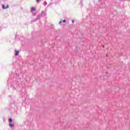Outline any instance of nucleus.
<instances>
[{"label": "nucleus", "instance_id": "f257e3e1", "mask_svg": "<svg viewBox=\"0 0 130 130\" xmlns=\"http://www.w3.org/2000/svg\"><path fill=\"white\" fill-rule=\"evenodd\" d=\"M106 7V3L105 1H102L101 2L100 5L99 6V9H104Z\"/></svg>", "mask_w": 130, "mask_h": 130}, {"label": "nucleus", "instance_id": "f03ea898", "mask_svg": "<svg viewBox=\"0 0 130 130\" xmlns=\"http://www.w3.org/2000/svg\"><path fill=\"white\" fill-rule=\"evenodd\" d=\"M8 121L9 122L10 127H14V126H15V124L13 123V119L12 118H10L8 119Z\"/></svg>", "mask_w": 130, "mask_h": 130}, {"label": "nucleus", "instance_id": "7ed1b4c3", "mask_svg": "<svg viewBox=\"0 0 130 130\" xmlns=\"http://www.w3.org/2000/svg\"><path fill=\"white\" fill-rule=\"evenodd\" d=\"M2 6L3 10H7V9H9V5H7L6 6L5 5L3 4L2 5Z\"/></svg>", "mask_w": 130, "mask_h": 130}, {"label": "nucleus", "instance_id": "20e7f679", "mask_svg": "<svg viewBox=\"0 0 130 130\" xmlns=\"http://www.w3.org/2000/svg\"><path fill=\"white\" fill-rule=\"evenodd\" d=\"M20 52V51L15 50V56H18L19 55V53Z\"/></svg>", "mask_w": 130, "mask_h": 130}, {"label": "nucleus", "instance_id": "39448f33", "mask_svg": "<svg viewBox=\"0 0 130 130\" xmlns=\"http://www.w3.org/2000/svg\"><path fill=\"white\" fill-rule=\"evenodd\" d=\"M35 11H36V8L34 7H32L30 9L31 13H33V12H35Z\"/></svg>", "mask_w": 130, "mask_h": 130}, {"label": "nucleus", "instance_id": "423d86ee", "mask_svg": "<svg viewBox=\"0 0 130 130\" xmlns=\"http://www.w3.org/2000/svg\"><path fill=\"white\" fill-rule=\"evenodd\" d=\"M46 15V13L44 11H42V13L41 14V17H45V16Z\"/></svg>", "mask_w": 130, "mask_h": 130}, {"label": "nucleus", "instance_id": "0eeeda50", "mask_svg": "<svg viewBox=\"0 0 130 130\" xmlns=\"http://www.w3.org/2000/svg\"><path fill=\"white\" fill-rule=\"evenodd\" d=\"M41 18V14L38 15L36 19H37V20H40Z\"/></svg>", "mask_w": 130, "mask_h": 130}, {"label": "nucleus", "instance_id": "6e6552de", "mask_svg": "<svg viewBox=\"0 0 130 130\" xmlns=\"http://www.w3.org/2000/svg\"><path fill=\"white\" fill-rule=\"evenodd\" d=\"M37 21V19L36 18L35 19H32L31 21V23H34L35 22H36Z\"/></svg>", "mask_w": 130, "mask_h": 130}, {"label": "nucleus", "instance_id": "1a4fd4ad", "mask_svg": "<svg viewBox=\"0 0 130 130\" xmlns=\"http://www.w3.org/2000/svg\"><path fill=\"white\" fill-rule=\"evenodd\" d=\"M52 4H53L52 2H50L48 5V7H50L51 5H52Z\"/></svg>", "mask_w": 130, "mask_h": 130}, {"label": "nucleus", "instance_id": "9d476101", "mask_svg": "<svg viewBox=\"0 0 130 130\" xmlns=\"http://www.w3.org/2000/svg\"><path fill=\"white\" fill-rule=\"evenodd\" d=\"M62 22H63V23H66L67 22V20L66 19H64V20H62Z\"/></svg>", "mask_w": 130, "mask_h": 130}, {"label": "nucleus", "instance_id": "9b49d317", "mask_svg": "<svg viewBox=\"0 0 130 130\" xmlns=\"http://www.w3.org/2000/svg\"><path fill=\"white\" fill-rule=\"evenodd\" d=\"M41 1L40 0H36V2L37 4H39L40 2H41Z\"/></svg>", "mask_w": 130, "mask_h": 130}, {"label": "nucleus", "instance_id": "f8f14e48", "mask_svg": "<svg viewBox=\"0 0 130 130\" xmlns=\"http://www.w3.org/2000/svg\"><path fill=\"white\" fill-rule=\"evenodd\" d=\"M61 23H62V19H61L60 21L59 22V24H61Z\"/></svg>", "mask_w": 130, "mask_h": 130}, {"label": "nucleus", "instance_id": "ddd939ff", "mask_svg": "<svg viewBox=\"0 0 130 130\" xmlns=\"http://www.w3.org/2000/svg\"><path fill=\"white\" fill-rule=\"evenodd\" d=\"M43 5H44V6H46V5H47V3H46V2H44V3H43Z\"/></svg>", "mask_w": 130, "mask_h": 130}, {"label": "nucleus", "instance_id": "4468645a", "mask_svg": "<svg viewBox=\"0 0 130 130\" xmlns=\"http://www.w3.org/2000/svg\"><path fill=\"white\" fill-rule=\"evenodd\" d=\"M80 3L81 6H83V1L81 0V1L80 2Z\"/></svg>", "mask_w": 130, "mask_h": 130}, {"label": "nucleus", "instance_id": "2eb2a0df", "mask_svg": "<svg viewBox=\"0 0 130 130\" xmlns=\"http://www.w3.org/2000/svg\"><path fill=\"white\" fill-rule=\"evenodd\" d=\"M32 16H36V13H32Z\"/></svg>", "mask_w": 130, "mask_h": 130}, {"label": "nucleus", "instance_id": "dca6fc26", "mask_svg": "<svg viewBox=\"0 0 130 130\" xmlns=\"http://www.w3.org/2000/svg\"><path fill=\"white\" fill-rule=\"evenodd\" d=\"M57 4H59V1H57V2L55 3V5H56Z\"/></svg>", "mask_w": 130, "mask_h": 130}, {"label": "nucleus", "instance_id": "f3484780", "mask_svg": "<svg viewBox=\"0 0 130 130\" xmlns=\"http://www.w3.org/2000/svg\"><path fill=\"white\" fill-rule=\"evenodd\" d=\"M72 23L74 24V23H75V20H72Z\"/></svg>", "mask_w": 130, "mask_h": 130}, {"label": "nucleus", "instance_id": "a211bd4d", "mask_svg": "<svg viewBox=\"0 0 130 130\" xmlns=\"http://www.w3.org/2000/svg\"><path fill=\"white\" fill-rule=\"evenodd\" d=\"M18 36H17V35H15V39H17V37Z\"/></svg>", "mask_w": 130, "mask_h": 130}, {"label": "nucleus", "instance_id": "6ab92c4d", "mask_svg": "<svg viewBox=\"0 0 130 130\" xmlns=\"http://www.w3.org/2000/svg\"><path fill=\"white\" fill-rule=\"evenodd\" d=\"M106 75H108V74H109V73H108V72H106Z\"/></svg>", "mask_w": 130, "mask_h": 130}, {"label": "nucleus", "instance_id": "aec40b11", "mask_svg": "<svg viewBox=\"0 0 130 130\" xmlns=\"http://www.w3.org/2000/svg\"><path fill=\"white\" fill-rule=\"evenodd\" d=\"M4 120L6 121V119H4Z\"/></svg>", "mask_w": 130, "mask_h": 130}, {"label": "nucleus", "instance_id": "412c9836", "mask_svg": "<svg viewBox=\"0 0 130 130\" xmlns=\"http://www.w3.org/2000/svg\"><path fill=\"white\" fill-rule=\"evenodd\" d=\"M4 120L6 121V119H4Z\"/></svg>", "mask_w": 130, "mask_h": 130}, {"label": "nucleus", "instance_id": "4be33fe9", "mask_svg": "<svg viewBox=\"0 0 130 130\" xmlns=\"http://www.w3.org/2000/svg\"><path fill=\"white\" fill-rule=\"evenodd\" d=\"M51 2H52V0H51Z\"/></svg>", "mask_w": 130, "mask_h": 130}]
</instances>
